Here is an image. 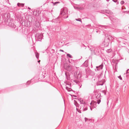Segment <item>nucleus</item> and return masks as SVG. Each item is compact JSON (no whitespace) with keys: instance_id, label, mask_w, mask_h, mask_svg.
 <instances>
[{"instance_id":"f257e3e1","label":"nucleus","mask_w":129,"mask_h":129,"mask_svg":"<svg viewBox=\"0 0 129 129\" xmlns=\"http://www.w3.org/2000/svg\"><path fill=\"white\" fill-rule=\"evenodd\" d=\"M113 37L110 35H109V36H108L107 37L105 38V41L104 42V43H105V41H107L106 43V44L105 43H104V44L105 45H106V46H107L109 44V41L111 40H113Z\"/></svg>"},{"instance_id":"f03ea898","label":"nucleus","mask_w":129,"mask_h":129,"mask_svg":"<svg viewBox=\"0 0 129 129\" xmlns=\"http://www.w3.org/2000/svg\"><path fill=\"white\" fill-rule=\"evenodd\" d=\"M109 17L110 20L115 24L117 23L120 22V20L116 17L110 16Z\"/></svg>"},{"instance_id":"7ed1b4c3","label":"nucleus","mask_w":129,"mask_h":129,"mask_svg":"<svg viewBox=\"0 0 129 129\" xmlns=\"http://www.w3.org/2000/svg\"><path fill=\"white\" fill-rule=\"evenodd\" d=\"M80 109L82 111H84L87 110V108L86 104H82L80 105Z\"/></svg>"},{"instance_id":"20e7f679","label":"nucleus","mask_w":129,"mask_h":129,"mask_svg":"<svg viewBox=\"0 0 129 129\" xmlns=\"http://www.w3.org/2000/svg\"><path fill=\"white\" fill-rule=\"evenodd\" d=\"M36 36H37L38 40L41 41V40L43 38V35L42 34H37Z\"/></svg>"},{"instance_id":"39448f33","label":"nucleus","mask_w":129,"mask_h":129,"mask_svg":"<svg viewBox=\"0 0 129 129\" xmlns=\"http://www.w3.org/2000/svg\"><path fill=\"white\" fill-rule=\"evenodd\" d=\"M74 75L76 77L77 79H79L81 78V77H82L81 74L79 72H77L76 73H75Z\"/></svg>"},{"instance_id":"423d86ee","label":"nucleus","mask_w":129,"mask_h":129,"mask_svg":"<svg viewBox=\"0 0 129 129\" xmlns=\"http://www.w3.org/2000/svg\"><path fill=\"white\" fill-rule=\"evenodd\" d=\"M103 65L101 64L99 66L96 67V69H95L96 71V70L98 71H100V70L102 69H103Z\"/></svg>"},{"instance_id":"0eeeda50","label":"nucleus","mask_w":129,"mask_h":129,"mask_svg":"<svg viewBox=\"0 0 129 129\" xmlns=\"http://www.w3.org/2000/svg\"><path fill=\"white\" fill-rule=\"evenodd\" d=\"M67 10L66 9H64L63 10L61 11L60 13V14L64 16L65 15H66V14H67Z\"/></svg>"},{"instance_id":"6e6552de","label":"nucleus","mask_w":129,"mask_h":129,"mask_svg":"<svg viewBox=\"0 0 129 129\" xmlns=\"http://www.w3.org/2000/svg\"><path fill=\"white\" fill-rule=\"evenodd\" d=\"M65 69L68 71H70L71 70V67L70 65H68L67 67H65Z\"/></svg>"},{"instance_id":"1a4fd4ad","label":"nucleus","mask_w":129,"mask_h":129,"mask_svg":"<svg viewBox=\"0 0 129 129\" xmlns=\"http://www.w3.org/2000/svg\"><path fill=\"white\" fill-rule=\"evenodd\" d=\"M67 85H68V86H66V88L67 90L69 91H70V89H71V88H69L68 87H70V84H67Z\"/></svg>"},{"instance_id":"9d476101","label":"nucleus","mask_w":129,"mask_h":129,"mask_svg":"<svg viewBox=\"0 0 129 129\" xmlns=\"http://www.w3.org/2000/svg\"><path fill=\"white\" fill-rule=\"evenodd\" d=\"M65 75H66V77L67 80H69V76L68 74V73L66 72L65 73Z\"/></svg>"},{"instance_id":"9b49d317","label":"nucleus","mask_w":129,"mask_h":129,"mask_svg":"<svg viewBox=\"0 0 129 129\" xmlns=\"http://www.w3.org/2000/svg\"><path fill=\"white\" fill-rule=\"evenodd\" d=\"M35 55L36 57L38 59L39 57V54L38 52H36L35 53Z\"/></svg>"},{"instance_id":"f8f14e48","label":"nucleus","mask_w":129,"mask_h":129,"mask_svg":"<svg viewBox=\"0 0 129 129\" xmlns=\"http://www.w3.org/2000/svg\"><path fill=\"white\" fill-rule=\"evenodd\" d=\"M79 100L80 101L81 105L82 104H85V102H84L82 100H81V99H80V100Z\"/></svg>"},{"instance_id":"ddd939ff","label":"nucleus","mask_w":129,"mask_h":129,"mask_svg":"<svg viewBox=\"0 0 129 129\" xmlns=\"http://www.w3.org/2000/svg\"><path fill=\"white\" fill-rule=\"evenodd\" d=\"M11 26V27L14 28H15L16 27V26L15 25L14 23H12L11 24V25H10Z\"/></svg>"},{"instance_id":"4468645a","label":"nucleus","mask_w":129,"mask_h":129,"mask_svg":"<svg viewBox=\"0 0 129 129\" xmlns=\"http://www.w3.org/2000/svg\"><path fill=\"white\" fill-rule=\"evenodd\" d=\"M106 12L108 14H111V12L109 10H107L106 11Z\"/></svg>"},{"instance_id":"2eb2a0df","label":"nucleus","mask_w":129,"mask_h":129,"mask_svg":"<svg viewBox=\"0 0 129 129\" xmlns=\"http://www.w3.org/2000/svg\"><path fill=\"white\" fill-rule=\"evenodd\" d=\"M19 4H20V6L21 7H23L24 6V4H22V3H17V5L18 6H19Z\"/></svg>"},{"instance_id":"dca6fc26","label":"nucleus","mask_w":129,"mask_h":129,"mask_svg":"<svg viewBox=\"0 0 129 129\" xmlns=\"http://www.w3.org/2000/svg\"><path fill=\"white\" fill-rule=\"evenodd\" d=\"M87 61H85L84 63V65H85V67H87L88 66V65L87 64Z\"/></svg>"},{"instance_id":"f3484780","label":"nucleus","mask_w":129,"mask_h":129,"mask_svg":"<svg viewBox=\"0 0 129 129\" xmlns=\"http://www.w3.org/2000/svg\"><path fill=\"white\" fill-rule=\"evenodd\" d=\"M74 7L75 9L76 10H78L79 9H80V8H79V7L76 6H74Z\"/></svg>"},{"instance_id":"a211bd4d","label":"nucleus","mask_w":129,"mask_h":129,"mask_svg":"<svg viewBox=\"0 0 129 129\" xmlns=\"http://www.w3.org/2000/svg\"><path fill=\"white\" fill-rule=\"evenodd\" d=\"M67 57H68L70 58H72V56L71 55L69 54H67Z\"/></svg>"},{"instance_id":"6ab92c4d","label":"nucleus","mask_w":129,"mask_h":129,"mask_svg":"<svg viewBox=\"0 0 129 129\" xmlns=\"http://www.w3.org/2000/svg\"><path fill=\"white\" fill-rule=\"evenodd\" d=\"M93 102H92L90 103V105H91V106H90V109L91 110H92V108L91 107V106H92V104H93Z\"/></svg>"},{"instance_id":"aec40b11","label":"nucleus","mask_w":129,"mask_h":129,"mask_svg":"<svg viewBox=\"0 0 129 129\" xmlns=\"http://www.w3.org/2000/svg\"><path fill=\"white\" fill-rule=\"evenodd\" d=\"M82 77H83V79H84L85 78H87V76L86 75H84L83 76H82Z\"/></svg>"},{"instance_id":"412c9836","label":"nucleus","mask_w":129,"mask_h":129,"mask_svg":"<svg viewBox=\"0 0 129 129\" xmlns=\"http://www.w3.org/2000/svg\"><path fill=\"white\" fill-rule=\"evenodd\" d=\"M75 20L77 21H79L80 22H82L81 19L80 18L76 19Z\"/></svg>"},{"instance_id":"4be33fe9","label":"nucleus","mask_w":129,"mask_h":129,"mask_svg":"<svg viewBox=\"0 0 129 129\" xmlns=\"http://www.w3.org/2000/svg\"><path fill=\"white\" fill-rule=\"evenodd\" d=\"M102 26V29H106V28L105 26Z\"/></svg>"},{"instance_id":"5701e85b","label":"nucleus","mask_w":129,"mask_h":129,"mask_svg":"<svg viewBox=\"0 0 129 129\" xmlns=\"http://www.w3.org/2000/svg\"><path fill=\"white\" fill-rule=\"evenodd\" d=\"M105 95L106 94V92L104 90L102 91H101Z\"/></svg>"},{"instance_id":"b1692460","label":"nucleus","mask_w":129,"mask_h":129,"mask_svg":"<svg viewBox=\"0 0 129 129\" xmlns=\"http://www.w3.org/2000/svg\"><path fill=\"white\" fill-rule=\"evenodd\" d=\"M59 2H55L53 3V5H56V4L57 3H59Z\"/></svg>"},{"instance_id":"393cba45","label":"nucleus","mask_w":129,"mask_h":129,"mask_svg":"<svg viewBox=\"0 0 129 129\" xmlns=\"http://www.w3.org/2000/svg\"><path fill=\"white\" fill-rule=\"evenodd\" d=\"M124 3V2L123 1H121L120 2V4L121 5H123Z\"/></svg>"},{"instance_id":"a878e982","label":"nucleus","mask_w":129,"mask_h":129,"mask_svg":"<svg viewBox=\"0 0 129 129\" xmlns=\"http://www.w3.org/2000/svg\"><path fill=\"white\" fill-rule=\"evenodd\" d=\"M101 100H99L98 101H97V103L98 104H99L100 102H101Z\"/></svg>"},{"instance_id":"bb28decb","label":"nucleus","mask_w":129,"mask_h":129,"mask_svg":"<svg viewBox=\"0 0 129 129\" xmlns=\"http://www.w3.org/2000/svg\"><path fill=\"white\" fill-rule=\"evenodd\" d=\"M129 73V69H127L126 71V74H127Z\"/></svg>"},{"instance_id":"cd10ccee","label":"nucleus","mask_w":129,"mask_h":129,"mask_svg":"<svg viewBox=\"0 0 129 129\" xmlns=\"http://www.w3.org/2000/svg\"><path fill=\"white\" fill-rule=\"evenodd\" d=\"M81 111H82V110H81V109H79V110H78V112L79 113H81Z\"/></svg>"},{"instance_id":"c85d7f7f","label":"nucleus","mask_w":129,"mask_h":129,"mask_svg":"<svg viewBox=\"0 0 129 129\" xmlns=\"http://www.w3.org/2000/svg\"><path fill=\"white\" fill-rule=\"evenodd\" d=\"M112 1L115 3H116L117 2V0H112Z\"/></svg>"},{"instance_id":"c756f323","label":"nucleus","mask_w":129,"mask_h":129,"mask_svg":"<svg viewBox=\"0 0 129 129\" xmlns=\"http://www.w3.org/2000/svg\"><path fill=\"white\" fill-rule=\"evenodd\" d=\"M104 82H103V83H100L99 84V85H103V84H104Z\"/></svg>"},{"instance_id":"7c9ffc66","label":"nucleus","mask_w":129,"mask_h":129,"mask_svg":"<svg viewBox=\"0 0 129 129\" xmlns=\"http://www.w3.org/2000/svg\"><path fill=\"white\" fill-rule=\"evenodd\" d=\"M118 77L121 80H122V78L120 76H118Z\"/></svg>"},{"instance_id":"2f4dec72","label":"nucleus","mask_w":129,"mask_h":129,"mask_svg":"<svg viewBox=\"0 0 129 129\" xmlns=\"http://www.w3.org/2000/svg\"><path fill=\"white\" fill-rule=\"evenodd\" d=\"M88 119V118H85V122H86L87 121V120Z\"/></svg>"},{"instance_id":"473e14b6","label":"nucleus","mask_w":129,"mask_h":129,"mask_svg":"<svg viewBox=\"0 0 129 129\" xmlns=\"http://www.w3.org/2000/svg\"><path fill=\"white\" fill-rule=\"evenodd\" d=\"M59 51H61L62 52H64V51L63 50H61V49H60L59 50Z\"/></svg>"},{"instance_id":"72a5a7b5","label":"nucleus","mask_w":129,"mask_h":129,"mask_svg":"<svg viewBox=\"0 0 129 129\" xmlns=\"http://www.w3.org/2000/svg\"><path fill=\"white\" fill-rule=\"evenodd\" d=\"M68 16H67L66 17H65V16H64V18H68Z\"/></svg>"},{"instance_id":"f704fd0d","label":"nucleus","mask_w":129,"mask_h":129,"mask_svg":"<svg viewBox=\"0 0 129 129\" xmlns=\"http://www.w3.org/2000/svg\"><path fill=\"white\" fill-rule=\"evenodd\" d=\"M79 110V109H78V108H76V110H77V111H78Z\"/></svg>"},{"instance_id":"c9c22d12","label":"nucleus","mask_w":129,"mask_h":129,"mask_svg":"<svg viewBox=\"0 0 129 129\" xmlns=\"http://www.w3.org/2000/svg\"><path fill=\"white\" fill-rule=\"evenodd\" d=\"M30 81H28L27 82V83H30Z\"/></svg>"},{"instance_id":"e433bc0d","label":"nucleus","mask_w":129,"mask_h":129,"mask_svg":"<svg viewBox=\"0 0 129 129\" xmlns=\"http://www.w3.org/2000/svg\"><path fill=\"white\" fill-rule=\"evenodd\" d=\"M28 9L29 10H30L31 9L30 8H29V7H28Z\"/></svg>"},{"instance_id":"4c0bfd02","label":"nucleus","mask_w":129,"mask_h":129,"mask_svg":"<svg viewBox=\"0 0 129 129\" xmlns=\"http://www.w3.org/2000/svg\"><path fill=\"white\" fill-rule=\"evenodd\" d=\"M38 61V62H39L40 61V60H39V61Z\"/></svg>"},{"instance_id":"58836bf2","label":"nucleus","mask_w":129,"mask_h":129,"mask_svg":"<svg viewBox=\"0 0 129 129\" xmlns=\"http://www.w3.org/2000/svg\"><path fill=\"white\" fill-rule=\"evenodd\" d=\"M118 4V2L117 3V4Z\"/></svg>"},{"instance_id":"ea45409f","label":"nucleus","mask_w":129,"mask_h":129,"mask_svg":"<svg viewBox=\"0 0 129 129\" xmlns=\"http://www.w3.org/2000/svg\"><path fill=\"white\" fill-rule=\"evenodd\" d=\"M20 6V4H19V6Z\"/></svg>"},{"instance_id":"a19ab883","label":"nucleus","mask_w":129,"mask_h":129,"mask_svg":"<svg viewBox=\"0 0 129 129\" xmlns=\"http://www.w3.org/2000/svg\"><path fill=\"white\" fill-rule=\"evenodd\" d=\"M108 50H107V52H108L107 51H108Z\"/></svg>"},{"instance_id":"79ce46f5","label":"nucleus","mask_w":129,"mask_h":129,"mask_svg":"<svg viewBox=\"0 0 129 129\" xmlns=\"http://www.w3.org/2000/svg\"><path fill=\"white\" fill-rule=\"evenodd\" d=\"M90 49L91 50V49Z\"/></svg>"}]
</instances>
